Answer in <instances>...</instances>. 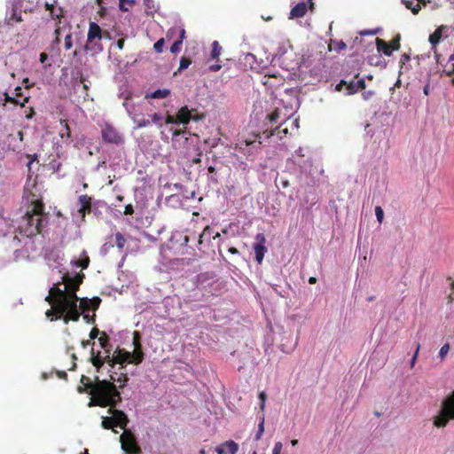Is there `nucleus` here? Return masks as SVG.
<instances>
[{"label": "nucleus", "instance_id": "1", "mask_svg": "<svg viewBox=\"0 0 454 454\" xmlns=\"http://www.w3.org/2000/svg\"><path fill=\"white\" fill-rule=\"evenodd\" d=\"M81 381L90 388L94 403L100 407L110 406L108 413L114 416L115 426L120 427L124 431L127 430L126 427L129 422L128 416L124 411L114 409L121 401L117 387L106 380H98L96 384H91L90 379L85 376H82Z\"/></svg>", "mask_w": 454, "mask_h": 454}, {"label": "nucleus", "instance_id": "2", "mask_svg": "<svg viewBox=\"0 0 454 454\" xmlns=\"http://www.w3.org/2000/svg\"><path fill=\"white\" fill-rule=\"evenodd\" d=\"M81 381L90 388L94 403L100 407L110 406L108 413L114 416L115 426L120 427L124 431L127 430L126 427L129 422L128 416L124 411L114 409L121 401L117 387L106 380H98L96 384H91L90 379L85 376H82Z\"/></svg>", "mask_w": 454, "mask_h": 454}, {"label": "nucleus", "instance_id": "3", "mask_svg": "<svg viewBox=\"0 0 454 454\" xmlns=\"http://www.w3.org/2000/svg\"><path fill=\"white\" fill-rule=\"evenodd\" d=\"M47 216L43 200H31V204L19 223V233L27 238L39 234Z\"/></svg>", "mask_w": 454, "mask_h": 454}, {"label": "nucleus", "instance_id": "4", "mask_svg": "<svg viewBox=\"0 0 454 454\" xmlns=\"http://www.w3.org/2000/svg\"><path fill=\"white\" fill-rule=\"evenodd\" d=\"M63 299L64 297H59L50 289L45 301L51 304V308L46 310V317L51 322L62 319L65 324H68L70 321H79L80 311L67 305Z\"/></svg>", "mask_w": 454, "mask_h": 454}, {"label": "nucleus", "instance_id": "5", "mask_svg": "<svg viewBox=\"0 0 454 454\" xmlns=\"http://www.w3.org/2000/svg\"><path fill=\"white\" fill-rule=\"evenodd\" d=\"M84 275L82 273L76 274L74 277H70L65 274L62 277V282L54 284L51 290L55 293L59 297H64L67 305L78 310V301L80 298L77 296V291L80 285L82 283Z\"/></svg>", "mask_w": 454, "mask_h": 454}, {"label": "nucleus", "instance_id": "6", "mask_svg": "<svg viewBox=\"0 0 454 454\" xmlns=\"http://www.w3.org/2000/svg\"><path fill=\"white\" fill-rule=\"evenodd\" d=\"M91 357L90 361L94 367L98 371L104 364H107L110 367H114L115 364H123L125 363L130 362L131 353L126 351L124 349H118L115 351L114 355L111 356L110 355H106L105 356H101L100 351L97 353L94 349H91Z\"/></svg>", "mask_w": 454, "mask_h": 454}, {"label": "nucleus", "instance_id": "7", "mask_svg": "<svg viewBox=\"0 0 454 454\" xmlns=\"http://www.w3.org/2000/svg\"><path fill=\"white\" fill-rule=\"evenodd\" d=\"M451 419H454V391L442 402L441 411L434 417V425L444 427Z\"/></svg>", "mask_w": 454, "mask_h": 454}, {"label": "nucleus", "instance_id": "8", "mask_svg": "<svg viewBox=\"0 0 454 454\" xmlns=\"http://www.w3.org/2000/svg\"><path fill=\"white\" fill-rule=\"evenodd\" d=\"M120 442L121 444L122 450L127 454H137L138 451V447L136 442L135 435L130 430L123 431L122 434L120 437Z\"/></svg>", "mask_w": 454, "mask_h": 454}, {"label": "nucleus", "instance_id": "9", "mask_svg": "<svg viewBox=\"0 0 454 454\" xmlns=\"http://www.w3.org/2000/svg\"><path fill=\"white\" fill-rule=\"evenodd\" d=\"M288 134V129L283 128V124H280L278 127H277L275 129L268 131L265 130L262 134H256L254 136V139H246L245 143L246 145H251L254 142L258 141V144H262V136H265L266 138H270L271 136H278L279 139H282L284 137H286Z\"/></svg>", "mask_w": 454, "mask_h": 454}, {"label": "nucleus", "instance_id": "10", "mask_svg": "<svg viewBox=\"0 0 454 454\" xmlns=\"http://www.w3.org/2000/svg\"><path fill=\"white\" fill-rule=\"evenodd\" d=\"M101 135L103 140L106 143L114 144L117 145H122L124 143L123 137L112 125L106 124L102 129Z\"/></svg>", "mask_w": 454, "mask_h": 454}, {"label": "nucleus", "instance_id": "11", "mask_svg": "<svg viewBox=\"0 0 454 454\" xmlns=\"http://www.w3.org/2000/svg\"><path fill=\"white\" fill-rule=\"evenodd\" d=\"M256 242L254 244V250L255 254L256 262L261 264L265 253L267 252V248L265 247L266 239L262 233H257L255 236Z\"/></svg>", "mask_w": 454, "mask_h": 454}, {"label": "nucleus", "instance_id": "12", "mask_svg": "<svg viewBox=\"0 0 454 454\" xmlns=\"http://www.w3.org/2000/svg\"><path fill=\"white\" fill-rule=\"evenodd\" d=\"M78 301H80L78 310L80 313H85L90 309L97 310L101 303V299L99 297H93L92 299L82 298Z\"/></svg>", "mask_w": 454, "mask_h": 454}, {"label": "nucleus", "instance_id": "13", "mask_svg": "<svg viewBox=\"0 0 454 454\" xmlns=\"http://www.w3.org/2000/svg\"><path fill=\"white\" fill-rule=\"evenodd\" d=\"M95 39H98V40L102 39V29L99 27V25L97 24L96 22H90L89 31H88V35H87L88 43L85 44L83 47V51L85 52H87L90 50L89 43L93 42V40H95Z\"/></svg>", "mask_w": 454, "mask_h": 454}, {"label": "nucleus", "instance_id": "14", "mask_svg": "<svg viewBox=\"0 0 454 454\" xmlns=\"http://www.w3.org/2000/svg\"><path fill=\"white\" fill-rule=\"evenodd\" d=\"M239 445L232 440L224 442L215 448L217 454H236Z\"/></svg>", "mask_w": 454, "mask_h": 454}, {"label": "nucleus", "instance_id": "15", "mask_svg": "<svg viewBox=\"0 0 454 454\" xmlns=\"http://www.w3.org/2000/svg\"><path fill=\"white\" fill-rule=\"evenodd\" d=\"M307 4L304 2L297 4L290 12V19L301 18L307 12Z\"/></svg>", "mask_w": 454, "mask_h": 454}, {"label": "nucleus", "instance_id": "16", "mask_svg": "<svg viewBox=\"0 0 454 454\" xmlns=\"http://www.w3.org/2000/svg\"><path fill=\"white\" fill-rule=\"evenodd\" d=\"M176 119L179 123L188 124L192 119V114L187 106H183L179 109Z\"/></svg>", "mask_w": 454, "mask_h": 454}, {"label": "nucleus", "instance_id": "17", "mask_svg": "<svg viewBox=\"0 0 454 454\" xmlns=\"http://www.w3.org/2000/svg\"><path fill=\"white\" fill-rule=\"evenodd\" d=\"M22 20L21 11H18L14 7L12 9L11 15L5 18L6 25L11 27H12L15 22H21Z\"/></svg>", "mask_w": 454, "mask_h": 454}, {"label": "nucleus", "instance_id": "18", "mask_svg": "<svg viewBox=\"0 0 454 454\" xmlns=\"http://www.w3.org/2000/svg\"><path fill=\"white\" fill-rule=\"evenodd\" d=\"M376 45L377 50L387 56H390L394 51V49H392V46L388 43L378 37L376 38Z\"/></svg>", "mask_w": 454, "mask_h": 454}, {"label": "nucleus", "instance_id": "19", "mask_svg": "<svg viewBox=\"0 0 454 454\" xmlns=\"http://www.w3.org/2000/svg\"><path fill=\"white\" fill-rule=\"evenodd\" d=\"M98 342L100 347L105 350L106 355H110L111 345H110V338L106 334V332H102L100 336L98 337Z\"/></svg>", "mask_w": 454, "mask_h": 454}, {"label": "nucleus", "instance_id": "20", "mask_svg": "<svg viewBox=\"0 0 454 454\" xmlns=\"http://www.w3.org/2000/svg\"><path fill=\"white\" fill-rule=\"evenodd\" d=\"M60 123L62 125V129L59 131L61 138L66 140H71V130L67 121L66 120H61Z\"/></svg>", "mask_w": 454, "mask_h": 454}, {"label": "nucleus", "instance_id": "21", "mask_svg": "<svg viewBox=\"0 0 454 454\" xmlns=\"http://www.w3.org/2000/svg\"><path fill=\"white\" fill-rule=\"evenodd\" d=\"M170 94L168 89L157 90L150 94H146V98H165Z\"/></svg>", "mask_w": 454, "mask_h": 454}, {"label": "nucleus", "instance_id": "22", "mask_svg": "<svg viewBox=\"0 0 454 454\" xmlns=\"http://www.w3.org/2000/svg\"><path fill=\"white\" fill-rule=\"evenodd\" d=\"M101 426L105 429H112L114 433H117V431L114 430L116 426L113 415L111 417H103Z\"/></svg>", "mask_w": 454, "mask_h": 454}, {"label": "nucleus", "instance_id": "23", "mask_svg": "<svg viewBox=\"0 0 454 454\" xmlns=\"http://www.w3.org/2000/svg\"><path fill=\"white\" fill-rule=\"evenodd\" d=\"M134 213L136 214L137 219L141 218L144 215L143 209L139 208L137 206L136 211L131 204H129L125 207V210H124L125 215H132Z\"/></svg>", "mask_w": 454, "mask_h": 454}, {"label": "nucleus", "instance_id": "24", "mask_svg": "<svg viewBox=\"0 0 454 454\" xmlns=\"http://www.w3.org/2000/svg\"><path fill=\"white\" fill-rule=\"evenodd\" d=\"M4 101L5 103H12L13 105H20V106H25L26 103L28 102V98L26 97L22 102H20V100L17 98H13V97H11L9 96V94L7 92H5L4 94Z\"/></svg>", "mask_w": 454, "mask_h": 454}, {"label": "nucleus", "instance_id": "25", "mask_svg": "<svg viewBox=\"0 0 454 454\" xmlns=\"http://www.w3.org/2000/svg\"><path fill=\"white\" fill-rule=\"evenodd\" d=\"M129 380V378L126 374L124 373H121L117 379L115 377H114L113 375H111V380H109L110 382H112L114 385V381L118 382L119 383V388H122L124 387V386L126 385L127 381Z\"/></svg>", "mask_w": 454, "mask_h": 454}, {"label": "nucleus", "instance_id": "26", "mask_svg": "<svg viewBox=\"0 0 454 454\" xmlns=\"http://www.w3.org/2000/svg\"><path fill=\"white\" fill-rule=\"evenodd\" d=\"M222 47L217 41L212 43L211 58L213 59H218L221 55Z\"/></svg>", "mask_w": 454, "mask_h": 454}, {"label": "nucleus", "instance_id": "27", "mask_svg": "<svg viewBox=\"0 0 454 454\" xmlns=\"http://www.w3.org/2000/svg\"><path fill=\"white\" fill-rule=\"evenodd\" d=\"M81 206L79 208V213L81 214L82 217L85 216V212H90L91 209V200H80Z\"/></svg>", "mask_w": 454, "mask_h": 454}, {"label": "nucleus", "instance_id": "28", "mask_svg": "<svg viewBox=\"0 0 454 454\" xmlns=\"http://www.w3.org/2000/svg\"><path fill=\"white\" fill-rule=\"evenodd\" d=\"M144 358L142 351H135L131 353V358L129 364H139Z\"/></svg>", "mask_w": 454, "mask_h": 454}, {"label": "nucleus", "instance_id": "29", "mask_svg": "<svg viewBox=\"0 0 454 454\" xmlns=\"http://www.w3.org/2000/svg\"><path fill=\"white\" fill-rule=\"evenodd\" d=\"M330 50H335L336 51H343L347 48L346 43L343 41L340 42H333L331 41V43L329 44Z\"/></svg>", "mask_w": 454, "mask_h": 454}, {"label": "nucleus", "instance_id": "30", "mask_svg": "<svg viewBox=\"0 0 454 454\" xmlns=\"http://www.w3.org/2000/svg\"><path fill=\"white\" fill-rule=\"evenodd\" d=\"M264 432V413L262 414L259 425H258V431L255 434L254 440L259 441L262 438V435Z\"/></svg>", "mask_w": 454, "mask_h": 454}, {"label": "nucleus", "instance_id": "31", "mask_svg": "<svg viewBox=\"0 0 454 454\" xmlns=\"http://www.w3.org/2000/svg\"><path fill=\"white\" fill-rule=\"evenodd\" d=\"M126 244V239L121 232L115 234V245L119 249H122Z\"/></svg>", "mask_w": 454, "mask_h": 454}, {"label": "nucleus", "instance_id": "32", "mask_svg": "<svg viewBox=\"0 0 454 454\" xmlns=\"http://www.w3.org/2000/svg\"><path fill=\"white\" fill-rule=\"evenodd\" d=\"M441 36H442V32L440 29H436L432 35H430L429 36V42L433 44V45H435L436 43H439L440 39H441Z\"/></svg>", "mask_w": 454, "mask_h": 454}, {"label": "nucleus", "instance_id": "33", "mask_svg": "<svg viewBox=\"0 0 454 454\" xmlns=\"http://www.w3.org/2000/svg\"><path fill=\"white\" fill-rule=\"evenodd\" d=\"M405 6L410 9L411 11V12L413 14H418L421 9L420 7V4H416L415 5H413V3L411 2V1H406L405 2Z\"/></svg>", "mask_w": 454, "mask_h": 454}, {"label": "nucleus", "instance_id": "34", "mask_svg": "<svg viewBox=\"0 0 454 454\" xmlns=\"http://www.w3.org/2000/svg\"><path fill=\"white\" fill-rule=\"evenodd\" d=\"M64 47H65L66 51H69V50L72 49V47H73V35H72V33H69V34H67L65 36Z\"/></svg>", "mask_w": 454, "mask_h": 454}, {"label": "nucleus", "instance_id": "35", "mask_svg": "<svg viewBox=\"0 0 454 454\" xmlns=\"http://www.w3.org/2000/svg\"><path fill=\"white\" fill-rule=\"evenodd\" d=\"M346 89H347V94L348 95H352V94H355L357 92V88H356V83L355 81H351L349 82H347L346 84Z\"/></svg>", "mask_w": 454, "mask_h": 454}, {"label": "nucleus", "instance_id": "36", "mask_svg": "<svg viewBox=\"0 0 454 454\" xmlns=\"http://www.w3.org/2000/svg\"><path fill=\"white\" fill-rule=\"evenodd\" d=\"M134 121L136 122L137 129L145 128L151 124V121L145 118L134 119Z\"/></svg>", "mask_w": 454, "mask_h": 454}, {"label": "nucleus", "instance_id": "37", "mask_svg": "<svg viewBox=\"0 0 454 454\" xmlns=\"http://www.w3.org/2000/svg\"><path fill=\"white\" fill-rule=\"evenodd\" d=\"M164 43H165V40H164V38H160V39H159V40L154 43V45H153V49L155 50V51H156V52H158V53L162 52Z\"/></svg>", "mask_w": 454, "mask_h": 454}, {"label": "nucleus", "instance_id": "38", "mask_svg": "<svg viewBox=\"0 0 454 454\" xmlns=\"http://www.w3.org/2000/svg\"><path fill=\"white\" fill-rule=\"evenodd\" d=\"M192 64V61L191 59H187V58H184L183 57L181 59H180V66H179V71H182V70H184L186 69L190 65Z\"/></svg>", "mask_w": 454, "mask_h": 454}, {"label": "nucleus", "instance_id": "39", "mask_svg": "<svg viewBox=\"0 0 454 454\" xmlns=\"http://www.w3.org/2000/svg\"><path fill=\"white\" fill-rule=\"evenodd\" d=\"M182 44L183 43L181 42V40H176V42H174V43L171 45L170 47V51L172 53H177L181 51V47H182Z\"/></svg>", "mask_w": 454, "mask_h": 454}, {"label": "nucleus", "instance_id": "40", "mask_svg": "<svg viewBox=\"0 0 454 454\" xmlns=\"http://www.w3.org/2000/svg\"><path fill=\"white\" fill-rule=\"evenodd\" d=\"M449 350H450V345H449V343H445L441 348L440 352H439V357L441 358V360H443L445 358V356H447Z\"/></svg>", "mask_w": 454, "mask_h": 454}, {"label": "nucleus", "instance_id": "41", "mask_svg": "<svg viewBox=\"0 0 454 454\" xmlns=\"http://www.w3.org/2000/svg\"><path fill=\"white\" fill-rule=\"evenodd\" d=\"M375 215H376L378 222L380 223H381L383 221V218H384V212H383L381 207H380V206L375 207Z\"/></svg>", "mask_w": 454, "mask_h": 454}, {"label": "nucleus", "instance_id": "42", "mask_svg": "<svg viewBox=\"0 0 454 454\" xmlns=\"http://www.w3.org/2000/svg\"><path fill=\"white\" fill-rule=\"evenodd\" d=\"M161 121H162V115L161 114L155 113V114H153L152 115L151 122L158 124L159 127L162 126Z\"/></svg>", "mask_w": 454, "mask_h": 454}, {"label": "nucleus", "instance_id": "43", "mask_svg": "<svg viewBox=\"0 0 454 454\" xmlns=\"http://www.w3.org/2000/svg\"><path fill=\"white\" fill-rule=\"evenodd\" d=\"M268 119L270 122H277L278 120L279 119V112L278 109H276L275 111H273L270 114H269L268 116Z\"/></svg>", "mask_w": 454, "mask_h": 454}, {"label": "nucleus", "instance_id": "44", "mask_svg": "<svg viewBox=\"0 0 454 454\" xmlns=\"http://www.w3.org/2000/svg\"><path fill=\"white\" fill-rule=\"evenodd\" d=\"M394 51H397L400 48V35H398L390 43H388Z\"/></svg>", "mask_w": 454, "mask_h": 454}, {"label": "nucleus", "instance_id": "45", "mask_svg": "<svg viewBox=\"0 0 454 454\" xmlns=\"http://www.w3.org/2000/svg\"><path fill=\"white\" fill-rule=\"evenodd\" d=\"M82 314L83 320L86 323H88V324H94L95 323V317H96L95 314H93V316H90L89 314H87V312L82 313Z\"/></svg>", "mask_w": 454, "mask_h": 454}, {"label": "nucleus", "instance_id": "46", "mask_svg": "<svg viewBox=\"0 0 454 454\" xmlns=\"http://www.w3.org/2000/svg\"><path fill=\"white\" fill-rule=\"evenodd\" d=\"M45 7H46V9H47V10H49V11H50L51 15L52 17H56V18H58V19H59V17H61V16H62V14H61L62 11H61V10H59V13H58V14H56V13L54 12V6H53L52 4H45Z\"/></svg>", "mask_w": 454, "mask_h": 454}, {"label": "nucleus", "instance_id": "47", "mask_svg": "<svg viewBox=\"0 0 454 454\" xmlns=\"http://www.w3.org/2000/svg\"><path fill=\"white\" fill-rule=\"evenodd\" d=\"M259 398L261 400V410L263 412L264 411V409H265V402H266V398H267V395L264 392H261L259 394Z\"/></svg>", "mask_w": 454, "mask_h": 454}, {"label": "nucleus", "instance_id": "48", "mask_svg": "<svg viewBox=\"0 0 454 454\" xmlns=\"http://www.w3.org/2000/svg\"><path fill=\"white\" fill-rule=\"evenodd\" d=\"M102 332H100L97 327H93L91 330H90V338L91 340H95L96 338H98V336L99 335L100 336V333Z\"/></svg>", "mask_w": 454, "mask_h": 454}, {"label": "nucleus", "instance_id": "49", "mask_svg": "<svg viewBox=\"0 0 454 454\" xmlns=\"http://www.w3.org/2000/svg\"><path fill=\"white\" fill-rule=\"evenodd\" d=\"M282 450V443L280 442H277L274 445L272 454H281Z\"/></svg>", "mask_w": 454, "mask_h": 454}, {"label": "nucleus", "instance_id": "50", "mask_svg": "<svg viewBox=\"0 0 454 454\" xmlns=\"http://www.w3.org/2000/svg\"><path fill=\"white\" fill-rule=\"evenodd\" d=\"M419 348H420V344H418L417 345V348L415 350V353L411 360V367L412 368L414 365H415V363H416V360H417V356H418V354H419Z\"/></svg>", "mask_w": 454, "mask_h": 454}, {"label": "nucleus", "instance_id": "51", "mask_svg": "<svg viewBox=\"0 0 454 454\" xmlns=\"http://www.w3.org/2000/svg\"><path fill=\"white\" fill-rule=\"evenodd\" d=\"M356 88H357V91L359 90H364L365 89V81L364 79H359L357 82H356Z\"/></svg>", "mask_w": 454, "mask_h": 454}, {"label": "nucleus", "instance_id": "52", "mask_svg": "<svg viewBox=\"0 0 454 454\" xmlns=\"http://www.w3.org/2000/svg\"><path fill=\"white\" fill-rule=\"evenodd\" d=\"M165 122L167 124H169V123H176L178 121H177L176 116L175 117L173 115L168 114L166 117Z\"/></svg>", "mask_w": 454, "mask_h": 454}, {"label": "nucleus", "instance_id": "53", "mask_svg": "<svg viewBox=\"0 0 454 454\" xmlns=\"http://www.w3.org/2000/svg\"><path fill=\"white\" fill-rule=\"evenodd\" d=\"M119 2H120V4H119L120 10L122 11V12H128L129 11L128 8H123V3L124 2H129L130 4H135V0H119Z\"/></svg>", "mask_w": 454, "mask_h": 454}, {"label": "nucleus", "instance_id": "54", "mask_svg": "<svg viewBox=\"0 0 454 454\" xmlns=\"http://www.w3.org/2000/svg\"><path fill=\"white\" fill-rule=\"evenodd\" d=\"M347 82L341 80L335 87L336 91H341L344 87H346Z\"/></svg>", "mask_w": 454, "mask_h": 454}, {"label": "nucleus", "instance_id": "55", "mask_svg": "<svg viewBox=\"0 0 454 454\" xmlns=\"http://www.w3.org/2000/svg\"><path fill=\"white\" fill-rule=\"evenodd\" d=\"M222 68V66L219 64L211 65L208 69L212 72H217Z\"/></svg>", "mask_w": 454, "mask_h": 454}, {"label": "nucleus", "instance_id": "56", "mask_svg": "<svg viewBox=\"0 0 454 454\" xmlns=\"http://www.w3.org/2000/svg\"><path fill=\"white\" fill-rule=\"evenodd\" d=\"M124 43H125V39L124 38H120L117 41V43H116L118 49L119 50H122L123 47H124Z\"/></svg>", "mask_w": 454, "mask_h": 454}, {"label": "nucleus", "instance_id": "57", "mask_svg": "<svg viewBox=\"0 0 454 454\" xmlns=\"http://www.w3.org/2000/svg\"><path fill=\"white\" fill-rule=\"evenodd\" d=\"M48 59V55L45 53V52H42L40 54V62L41 63H45V61Z\"/></svg>", "mask_w": 454, "mask_h": 454}, {"label": "nucleus", "instance_id": "58", "mask_svg": "<svg viewBox=\"0 0 454 454\" xmlns=\"http://www.w3.org/2000/svg\"><path fill=\"white\" fill-rule=\"evenodd\" d=\"M185 38V30L184 28L179 30V39L183 43L184 39Z\"/></svg>", "mask_w": 454, "mask_h": 454}, {"label": "nucleus", "instance_id": "59", "mask_svg": "<svg viewBox=\"0 0 454 454\" xmlns=\"http://www.w3.org/2000/svg\"><path fill=\"white\" fill-rule=\"evenodd\" d=\"M81 82L83 84V89L85 90H89V86L85 83V78L83 76H81Z\"/></svg>", "mask_w": 454, "mask_h": 454}, {"label": "nucleus", "instance_id": "60", "mask_svg": "<svg viewBox=\"0 0 454 454\" xmlns=\"http://www.w3.org/2000/svg\"><path fill=\"white\" fill-rule=\"evenodd\" d=\"M80 265L82 266V268L86 269L88 267V265H89V260L87 259V260L82 262L80 263Z\"/></svg>", "mask_w": 454, "mask_h": 454}, {"label": "nucleus", "instance_id": "61", "mask_svg": "<svg viewBox=\"0 0 454 454\" xmlns=\"http://www.w3.org/2000/svg\"><path fill=\"white\" fill-rule=\"evenodd\" d=\"M228 251L233 254H239V250L235 247H230Z\"/></svg>", "mask_w": 454, "mask_h": 454}, {"label": "nucleus", "instance_id": "62", "mask_svg": "<svg viewBox=\"0 0 454 454\" xmlns=\"http://www.w3.org/2000/svg\"><path fill=\"white\" fill-rule=\"evenodd\" d=\"M54 45H59L60 43V38L56 36L53 40V43H52Z\"/></svg>", "mask_w": 454, "mask_h": 454}, {"label": "nucleus", "instance_id": "63", "mask_svg": "<svg viewBox=\"0 0 454 454\" xmlns=\"http://www.w3.org/2000/svg\"><path fill=\"white\" fill-rule=\"evenodd\" d=\"M448 280L450 281L451 290L454 291V280L451 278H449Z\"/></svg>", "mask_w": 454, "mask_h": 454}, {"label": "nucleus", "instance_id": "64", "mask_svg": "<svg viewBox=\"0 0 454 454\" xmlns=\"http://www.w3.org/2000/svg\"><path fill=\"white\" fill-rule=\"evenodd\" d=\"M309 284H316L317 283V278L315 277H310L309 278Z\"/></svg>", "mask_w": 454, "mask_h": 454}]
</instances>
